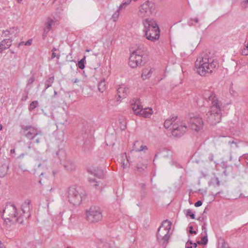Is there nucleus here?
I'll return each instance as SVG.
<instances>
[{"mask_svg": "<svg viewBox=\"0 0 248 248\" xmlns=\"http://www.w3.org/2000/svg\"><path fill=\"white\" fill-rule=\"evenodd\" d=\"M218 65L217 60L209 58L207 53H203L195 62L194 70L200 75L205 76L207 74L212 73Z\"/></svg>", "mask_w": 248, "mask_h": 248, "instance_id": "1", "label": "nucleus"}, {"mask_svg": "<svg viewBox=\"0 0 248 248\" xmlns=\"http://www.w3.org/2000/svg\"><path fill=\"white\" fill-rule=\"evenodd\" d=\"M142 23L146 38L152 41L158 39L160 31L156 22L152 18H146L143 19Z\"/></svg>", "mask_w": 248, "mask_h": 248, "instance_id": "2", "label": "nucleus"}, {"mask_svg": "<svg viewBox=\"0 0 248 248\" xmlns=\"http://www.w3.org/2000/svg\"><path fill=\"white\" fill-rule=\"evenodd\" d=\"M145 48L142 45L138 46L137 49L133 50L129 57V65L132 68L144 64L148 61V56L145 54Z\"/></svg>", "mask_w": 248, "mask_h": 248, "instance_id": "3", "label": "nucleus"}, {"mask_svg": "<svg viewBox=\"0 0 248 248\" xmlns=\"http://www.w3.org/2000/svg\"><path fill=\"white\" fill-rule=\"evenodd\" d=\"M222 104L217 105L214 103L213 106L211 107V110L206 114L207 121L212 125L218 123L221 118Z\"/></svg>", "mask_w": 248, "mask_h": 248, "instance_id": "4", "label": "nucleus"}, {"mask_svg": "<svg viewBox=\"0 0 248 248\" xmlns=\"http://www.w3.org/2000/svg\"><path fill=\"white\" fill-rule=\"evenodd\" d=\"M188 126L192 130L200 131L203 127V122L201 117L196 114H189L186 117Z\"/></svg>", "mask_w": 248, "mask_h": 248, "instance_id": "5", "label": "nucleus"}, {"mask_svg": "<svg viewBox=\"0 0 248 248\" xmlns=\"http://www.w3.org/2000/svg\"><path fill=\"white\" fill-rule=\"evenodd\" d=\"M155 10V4L150 1H146L139 7L138 15L141 18H148Z\"/></svg>", "mask_w": 248, "mask_h": 248, "instance_id": "6", "label": "nucleus"}, {"mask_svg": "<svg viewBox=\"0 0 248 248\" xmlns=\"http://www.w3.org/2000/svg\"><path fill=\"white\" fill-rule=\"evenodd\" d=\"M68 198L69 202L74 205H78L82 201V197L77 188L71 186L68 189Z\"/></svg>", "mask_w": 248, "mask_h": 248, "instance_id": "7", "label": "nucleus"}, {"mask_svg": "<svg viewBox=\"0 0 248 248\" xmlns=\"http://www.w3.org/2000/svg\"><path fill=\"white\" fill-rule=\"evenodd\" d=\"M23 135L28 139L32 140L38 135H42V131L31 125L22 126Z\"/></svg>", "mask_w": 248, "mask_h": 248, "instance_id": "8", "label": "nucleus"}, {"mask_svg": "<svg viewBox=\"0 0 248 248\" xmlns=\"http://www.w3.org/2000/svg\"><path fill=\"white\" fill-rule=\"evenodd\" d=\"M187 129V125L183 122L175 123L172 125V135L174 137L179 138L186 132Z\"/></svg>", "mask_w": 248, "mask_h": 248, "instance_id": "9", "label": "nucleus"}, {"mask_svg": "<svg viewBox=\"0 0 248 248\" xmlns=\"http://www.w3.org/2000/svg\"><path fill=\"white\" fill-rule=\"evenodd\" d=\"M4 214L10 217H18V213L16 206L11 202L6 203L2 211V216Z\"/></svg>", "mask_w": 248, "mask_h": 248, "instance_id": "10", "label": "nucleus"}, {"mask_svg": "<svg viewBox=\"0 0 248 248\" xmlns=\"http://www.w3.org/2000/svg\"><path fill=\"white\" fill-rule=\"evenodd\" d=\"M202 98L206 102L211 101V106H213L214 103H217V105L222 104V103L216 97L215 94L210 91H204L203 93Z\"/></svg>", "mask_w": 248, "mask_h": 248, "instance_id": "11", "label": "nucleus"}, {"mask_svg": "<svg viewBox=\"0 0 248 248\" xmlns=\"http://www.w3.org/2000/svg\"><path fill=\"white\" fill-rule=\"evenodd\" d=\"M32 209L31 201L30 200H25L21 205V210L22 213L18 217L24 216L25 217H31V210Z\"/></svg>", "mask_w": 248, "mask_h": 248, "instance_id": "12", "label": "nucleus"}, {"mask_svg": "<svg viewBox=\"0 0 248 248\" xmlns=\"http://www.w3.org/2000/svg\"><path fill=\"white\" fill-rule=\"evenodd\" d=\"M169 232L162 228H158L156 236L158 241L160 244H164L168 242L170 238Z\"/></svg>", "mask_w": 248, "mask_h": 248, "instance_id": "13", "label": "nucleus"}, {"mask_svg": "<svg viewBox=\"0 0 248 248\" xmlns=\"http://www.w3.org/2000/svg\"><path fill=\"white\" fill-rule=\"evenodd\" d=\"M85 213L86 217L89 216H93V217L99 216H103L100 207L95 205L91 206L89 209H86Z\"/></svg>", "mask_w": 248, "mask_h": 248, "instance_id": "14", "label": "nucleus"}, {"mask_svg": "<svg viewBox=\"0 0 248 248\" xmlns=\"http://www.w3.org/2000/svg\"><path fill=\"white\" fill-rule=\"evenodd\" d=\"M128 89L124 85H122L119 87L117 90V101H119L120 99L125 98L127 95V92Z\"/></svg>", "mask_w": 248, "mask_h": 248, "instance_id": "15", "label": "nucleus"}, {"mask_svg": "<svg viewBox=\"0 0 248 248\" xmlns=\"http://www.w3.org/2000/svg\"><path fill=\"white\" fill-rule=\"evenodd\" d=\"M2 219L7 227H10L16 222H19L21 224L23 222V218H2Z\"/></svg>", "mask_w": 248, "mask_h": 248, "instance_id": "16", "label": "nucleus"}, {"mask_svg": "<svg viewBox=\"0 0 248 248\" xmlns=\"http://www.w3.org/2000/svg\"><path fill=\"white\" fill-rule=\"evenodd\" d=\"M88 171L91 174L99 179H102L104 176L103 170L98 168H94L93 169H89Z\"/></svg>", "mask_w": 248, "mask_h": 248, "instance_id": "17", "label": "nucleus"}, {"mask_svg": "<svg viewBox=\"0 0 248 248\" xmlns=\"http://www.w3.org/2000/svg\"><path fill=\"white\" fill-rule=\"evenodd\" d=\"M134 103H132V108L134 111L135 114L140 115V110L143 108L142 106L140 104V102L139 99H137L135 101L133 100Z\"/></svg>", "mask_w": 248, "mask_h": 248, "instance_id": "18", "label": "nucleus"}, {"mask_svg": "<svg viewBox=\"0 0 248 248\" xmlns=\"http://www.w3.org/2000/svg\"><path fill=\"white\" fill-rule=\"evenodd\" d=\"M12 40L10 38L5 39L0 42V53H1L4 50L9 48L12 45Z\"/></svg>", "mask_w": 248, "mask_h": 248, "instance_id": "19", "label": "nucleus"}, {"mask_svg": "<svg viewBox=\"0 0 248 248\" xmlns=\"http://www.w3.org/2000/svg\"><path fill=\"white\" fill-rule=\"evenodd\" d=\"M147 150L148 147L145 145L141 144L140 141L136 140L133 144V150H135L136 152H140Z\"/></svg>", "mask_w": 248, "mask_h": 248, "instance_id": "20", "label": "nucleus"}, {"mask_svg": "<svg viewBox=\"0 0 248 248\" xmlns=\"http://www.w3.org/2000/svg\"><path fill=\"white\" fill-rule=\"evenodd\" d=\"M19 32V29L17 27L11 28L8 30L3 31V34L4 36H7L9 35H13L16 36Z\"/></svg>", "mask_w": 248, "mask_h": 248, "instance_id": "21", "label": "nucleus"}, {"mask_svg": "<svg viewBox=\"0 0 248 248\" xmlns=\"http://www.w3.org/2000/svg\"><path fill=\"white\" fill-rule=\"evenodd\" d=\"M153 111L152 108H145L142 110H140V115L145 118H149Z\"/></svg>", "mask_w": 248, "mask_h": 248, "instance_id": "22", "label": "nucleus"}, {"mask_svg": "<svg viewBox=\"0 0 248 248\" xmlns=\"http://www.w3.org/2000/svg\"><path fill=\"white\" fill-rule=\"evenodd\" d=\"M177 119V117L176 116H173L172 117V118H170V119H167L165 122H164V127H165V128L166 129H168L169 128L170 125H172L173 124H174V123H173L175 120H176Z\"/></svg>", "mask_w": 248, "mask_h": 248, "instance_id": "23", "label": "nucleus"}, {"mask_svg": "<svg viewBox=\"0 0 248 248\" xmlns=\"http://www.w3.org/2000/svg\"><path fill=\"white\" fill-rule=\"evenodd\" d=\"M8 167L6 164L0 165V177H3L7 174L8 170Z\"/></svg>", "mask_w": 248, "mask_h": 248, "instance_id": "24", "label": "nucleus"}, {"mask_svg": "<svg viewBox=\"0 0 248 248\" xmlns=\"http://www.w3.org/2000/svg\"><path fill=\"white\" fill-rule=\"evenodd\" d=\"M147 164H143L141 162L138 163L136 166L137 170L142 174L145 173V170L146 169H147Z\"/></svg>", "mask_w": 248, "mask_h": 248, "instance_id": "25", "label": "nucleus"}, {"mask_svg": "<svg viewBox=\"0 0 248 248\" xmlns=\"http://www.w3.org/2000/svg\"><path fill=\"white\" fill-rule=\"evenodd\" d=\"M171 226V222L168 219H166L163 221L161 226L159 228H162L165 230L170 231Z\"/></svg>", "mask_w": 248, "mask_h": 248, "instance_id": "26", "label": "nucleus"}, {"mask_svg": "<svg viewBox=\"0 0 248 248\" xmlns=\"http://www.w3.org/2000/svg\"><path fill=\"white\" fill-rule=\"evenodd\" d=\"M98 91L101 93H103L106 89V84L105 79L101 80L98 84Z\"/></svg>", "mask_w": 248, "mask_h": 248, "instance_id": "27", "label": "nucleus"}, {"mask_svg": "<svg viewBox=\"0 0 248 248\" xmlns=\"http://www.w3.org/2000/svg\"><path fill=\"white\" fill-rule=\"evenodd\" d=\"M54 77H51L49 78L45 82V88L43 92H45L47 88L51 87L52 86V84L54 82Z\"/></svg>", "mask_w": 248, "mask_h": 248, "instance_id": "28", "label": "nucleus"}, {"mask_svg": "<svg viewBox=\"0 0 248 248\" xmlns=\"http://www.w3.org/2000/svg\"><path fill=\"white\" fill-rule=\"evenodd\" d=\"M222 137L226 138L227 139V140H226V141L228 142V143L230 144V146L232 148H237L238 145L236 141H234L233 140L230 139V137H226V136H222Z\"/></svg>", "mask_w": 248, "mask_h": 248, "instance_id": "29", "label": "nucleus"}, {"mask_svg": "<svg viewBox=\"0 0 248 248\" xmlns=\"http://www.w3.org/2000/svg\"><path fill=\"white\" fill-rule=\"evenodd\" d=\"M54 24V21L50 18H48L46 24V28L47 29L46 33L51 30L52 26Z\"/></svg>", "mask_w": 248, "mask_h": 248, "instance_id": "30", "label": "nucleus"}, {"mask_svg": "<svg viewBox=\"0 0 248 248\" xmlns=\"http://www.w3.org/2000/svg\"><path fill=\"white\" fill-rule=\"evenodd\" d=\"M56 155L61 161L64 159L65 158V153L64 151L62 149L59 150L56 152Z\"/></svg>", "mask_w": 248, "mask_h": 248, "instance_id": "31", "label": "nucleus"}, {"mask_svg": "<svg viewBox=\"0 0 248 248\" xmlns=\"http://www.w3.org/2000/svg\"><path fill=\"white\" fill-rule=\"evenodd\" d=\"M146 72H147V69H145L142 72L141 77L143 79L148 78L151 77V73L152 72V69H150L149 70H148L147 74H146Z\"/></svg>", "mask_w": 248, "mask_h": 248, "instance_id": "32", "label": "nucleus"}, {"mask_svg": "<svg viewBox=\"0 0 248 248\" xmlns=\"http://www.w3.org/2000/svg\"><path fill=\"white\" fill-rule=\"evenodd\" d=\"M204 233H205V235L203 236L202 237L201 240L200 241H197V243L199 245H206L208 242V238L207 235L206 233V231H204Z\"/></svg>", "mask_w": 248, "mask_h": 248, "instance_id": "33", "label": "nucleus"}, {"mask_svg": "<svg viewBox=\"0 0 248 248\" xmlns=\"http://www.w3.org/2000/svg\"><path fill=\"white\" fill-rule=\"evenodd\" d=\"M86 57L84 56L81 60H80L77 64L78 67L80 69H83L85 67L84 62L85 61Z\"/></svg>", "mask_w": 248, "mask_h": 248, "instance_id": "34", "label": "nucleus"}, {"mask_svg": "<svg viewBox=\"0 0 248 248\" xmlns=\"http://www.w3.org/2000/svg\"><path fill=\"white\" fill-rule=\"evenodd\" d=\"M239 160L240 161H244L248 166L247 169H248V154H244L240 157Z\"/></svg>", "mask_w": 248, "mask_h": 248, "instance_id": "35", "label": "nucleus"}, {"mask_svg": "<svg viewBox=\"0 0 248 248\" xmlns=\"http://www.w3.org/2000/svg\"><path fill=\"white\" fill-rule=\"evenodd\" d=\"M64 167L70 171H72L75 169V165L73 163H67V164L64 165Z\"/></svg>", "mask_w": 248, "mask_h": 248, "instance_id": "36", "label": "nucleus"}, {"mask_svg": "<svg viewBox=\"0 0 248 248\" xmlns=\"http://www.w3.org/2000/svg\"><path fill=\"white\" fill-rule=\"evenodd\" d=\"M232 167L231 166H226L223 173L225 175H228L232 172Z\"/></svg>", "mask_w": 248, "mask_h": 248, "instance_id": "37", "label": "nucleus"}, {"mask_svg": "<svg viewBox=\"0 0 248 248\" xmlns=\"http://www.w3.org/2000/svg\"><path fill=\"white\" fill-rule=\"evenodd\" d=\"M89 181L91 183H94L93 186L96 188H97V186H98L100 184V181H97L94 178H89Z\"/></svg>", "mask_w": 248, "mask_h": 248, "instance_id": "38", "label": "nucleus"}, {"mask_svg": "<svg viewBox=\"0 0 248 248\" xmlns=\"http://www.w3.org/2000/svg\"><path fill=\"white\" fill-rule=\"evenodd\" d=\"M38 105V102L37 101H32L30 105L29 109L30 111H32Z\"/></svg>", "mask_w": 248, "mask_h": 248, "instance_id": "39", "label": "nucleus"}, {"mask_svg": "<svg viewBox=\"0 0 248 248\" xmlns=\"http://www.w3.org/2000/svg\"><path fill=\"white\" fill-rule=\"evenodd\" d=\"M120 10V9L118 8V9H117V10L112 16V18L115 22L118 20V17L119 16Z\"/></svg>", "mask_w": 248, "mask_h": 248, "instance_id": "40", "label": "nucleus"}, {"mask_svg": "<svg viewBox=\"0 0 248 248\" xmlns=\"http://www.w3.org/2000/svg\"><path fill=\"white\" fill-rule=\"evenodd\" d=\"M131 1V0H125L124 2H123L119 7V9H123L126 6L128 5L130 2Z\"/></svg>", "mask_w": 248, "mask_h": 248, "instance_id": "41", "label": "nucleus"}, {"mask_svg": "<svg viewBox=\"0 0 248 248\" xmlns=\"http://www.w3.org/2000/svg\"><path fill=\"white\" fill-rule=\"evenodd\" d=\"M186 217L189 216L190 217H195V214L192 212L191 210L187 209L184 211Z\"/></svg>", "mask_w": 248, "mask_h": 248, "instance_id": "42", "label": "nucleus"}, {"mask_svg": "<svg viewBox=\"0 0 248 248\" xmlns=\"http://www.w3.org/2000/svg\"><path fill=\"white\" fill-rule=\"evenodd\" d=\"M204 100L201 97L200 98H198L197 100V103L199 106H202L205 105Z\"/></svg>", "mask_w": 248, "mask_h": 248, "instance_id": "43", "label": "nucleus"}, {"mask_svg": "<svg viewBox=\"0 0 248 248\" xmlns=\"http://www.w3.org/2000/svg\"><path fill=\"white\" fill-rule=\"evenodd\" d=\"M43 138V132H42V135H38V137H36V138H35V140H34V142L37 143V144H38L40 142V141L42 140Z\"/></svg>", "mask_w": 248, "mask_h": 248, "instance_id": "44", "label": "nucleus"}, {"mask_svg": "<svg viewBox=\"0 0 248 248\" xmlns=\"http://www.w3.org/2000/svg\"><path fill=\"white\" fill-rule=\"evenodd\" d=\"M87 220L90 223H95L99 221V219L98 218H87Z\"/></svg>", "mask_w": 248, "mask_h": 248, "instance_id": "45", "label": "nucleus"}, {"mask_svg": "<svg viewBox=\"0 0 248 248\" xmlns=\"http://www.w3.org/2000/svg\"><path fill=\"white\" fill-rule=\"evenodd\" d=\"M242 8H246L248 5V0H243L241 3Z\"/></svg>", "mask_w": 248, "mask_h": 248, "instance_id": "46", "label": "nucleus"}, {"mask_svg": "<svg viewBox=\"0 0 248 248\" xmlns=\"http://www.w3.org/2000/svg\"><path fill=\"white\" fill-rule=\"evenodd\" d=\"M34 80H35V78L33 76H32L31 77L28 81L27 86L30 85L31 84H32L33 82L34 81Z\"/></svg>", "mask_w": 248, "mask_h": 248, "instance_id": "47", "label": "nucleus"}, {"mask_svg": "<svg viewBox=\"0 0 248 248\" xmlns=\"http://www.w3.org/2000/svg\"><path fill=\"white\" fill-rule=\"evenodd\" d=\"M242 54L243 55H245V56L248 55V49L247 48H244L242 50Z\"/></svg>", "mask_w": 248, "mask_h": 248, "instance_id": "48", "label": "nucleus"}, {"mask_svg": "<svg viewBox=\"0 0 248 248\" xmlns=\"http://www.w3.org/2000/svg\"><path fill=\"white\" fill-rule=\"evenodd\" d=\"M189 229H190V230H189L190 233H191V234H196L197 233L196 231L193 230V228L192 226H189Z\"/></svg>", "mask_w": 248, "mask_h": 248, "instance_id": "49", "label": "nucleus"}, {"mask_svg": "<svg viewBox=\"0 0 248 248\" xmlns=\"http://www.w3.org/2000/svg\"><path fill=\"white\" fill-rule=\"evenodd\" d=\"M202 202L201 201H198L195 203L196 207H200L202 205Z\"/></svg>", "mask_w": 248, "mask_h": 248, "instance_id": "50", "label": "nucleus"}, {"mask_svg": "<svg viewBox=\"0 0 248 248\" xmlns=\"http://www.w3.org/2000/svg\"><path fill=\"white\" fill-rule=\"evenodd\" d=\"M31 43H32V39H29L27 42H26L25 43L24 45L29 46L31 45Z\"/></svg>", "mask_w": 248, "mask_h": 248, "instance_id": "51", "label": "nucleus"}, {"mask_svg": "<svg viewBox=\"0 0 248 248\" xmlns=\"http://www.w3.org/2000/svg\"><path fill=\"white\" fill-rule=\"evenodd\" d=\"M208 159L210 161H213L214 160V155L212 153L210 154L208 156Z\"/></svg>", "mask_w": 248, "mask_h": 248, "instance_id": "52", "label": "nucleus"}, {"mask_svg": "<svg viewBox=\"0 0 248 248\" xmlns=\"http://www.w3.org/2000/svg\"><path fill=\"white\" fill-rule=\"evenodd\" d=\"M60 55H56V53L55 52H52V56H51V58L52 59H54V58L55 57H57V59H59L60 58Z\"/></svg>", "mask_w": 248, "mask_h": 248, "instance_id": "53", "label": "nucleus"}, {"mask_svg": "<svg viewBox=\"0 0 248 248\" xmlns=\"http://www.w3.org/2000/svg\"><path fill=\"white\" fill-rule=\"evenodd\" d=\"M190 21H194L195 23H198L199 22V19L198 17H195L194 18H190Z\"/></svg>", "mask_w": 248, "mask_h": 248, "instance_id": "54", "label": "nucleus"}, {"mask_svg": "<svg viewBox=\"0 0 248 248\" xmlns=\"http://www.w3.org/2000/svg\"><path fill=\"white\" fill-rule=\"evenodd\" d=\"M124 157L126 158V160L127 161V162L130 163V162H131L130 160V157L129 156H127L126 155V153H124V155H123V158L124 157Z\"/></svg>", "mask_w": 248, "mask_h": 248, "instance_id": "55", "label": "nucleus"}, {"mask_svg": "<svg viewBox=\"0 0 248 248\" xmlns=\"http://www.w3.org/2000/svg\"><path fill=\"white\" fill-rule=\"evenodd\" d=\"M27 98H28V95H27V94H26L25 95L23 96V97L22 98V100L25 101L27 100Z\"/></svg>", "mask_w": 248, "mask_h": 248, "instance_id": "56", "label": "nucleus"}, {"mask_svg": "<svg viewBox=\"0 0 248 248\" xmlns=\"http://www.w3.org/2000/svg\"><path fill=\"white\" fill-rule=\"evenodd\" d=\"M215 180L216 181L217 185L219 186L220 185V184H219L220 182H219V181L218 180V178H217V177L215 178Z\"/></svg>", "mask_w": 248, "mask_h": 248, "instance_id": "57", "label": "nucleus"}, {"mask_svg": "<svg viewBox=\"0 0 248 248\" xmlns=\"http://www.w3.org/2000/svg\"><path fill=\"white\" fill-rule=\"evenodd\" d=\"M46 36L47 34L45 33V32H43V34L42 35L43 39L45 40Z\"/></svg>", "mask_w": 248, "mask_h": 248, "instance_id": "58", "label": "nucleus"}, {"mask_svg": "<svg viewBox=\"0 0 248 248\" xmlns=\"http://www.w3.org/2000/svg\"><path fill=\"white\" fill-rule=\"evenodd\" d=\"M19 168L22 170L23 171H25L26 170L21 165H19Z\"/></svg>", "mask_w": 248, "mask_h": 248, "instance_id": "59", "label": "nucleus"}, {"mask_svg": "<svg viewBox=\"0 0 248 248\" xmlns=\"http://www.w3.org/2000/svg\"><path fill=\"white\" fill-rule=\"evenodd\" d=\"M78 81V78H75V79H72V82L74 83H77Z\"/></svg>", "mask_w": 248, "mask_h": 248, "instance_id": "60", "label": "nucleus"}, {"mask_svg": "<svg viewBox=\"0 0 248 248\" xmlns=\"http://www.w3.org/2000/svg\"><path fill=\"white\" fill-rule=\"evenodd\" d=\"M205 225H206L205 223H204L203 225L202 226V230H204V231H206Z\"/></svg>", "mask_w": 248, "mask_h": 248, "instance_id": "61", "label": "nucleus"}, {"mask_svg": "<svg viewBox=\"0 0 248 248\" xmlns=\"http://www.w3.org/2000/svg\"><path fill=\"white\" fill-rule=\"evenodd\" d=\"M25 43L24 42H21L18 46V47H20L21 46L24 45Z\"/></svg>", "mask_w": 248, "mask_h": 248, "instance_id": "62", "label": "nucleus"}, {"mask_svg": "<svg viewBox=\"0 0 248 248\" xmlns=\"http://www.w3.org/2000/svg\"><path fill=\"white\" fill-rule=\"evenodd\" d=\"M188 24L190 26L195 25H194L192 22H190V21H189V22H188Z\"/></svg>", "mask_w": 248, "mask_h": 248, "instance_id": "63", "label": "nucleus"}, {"mask_svg": "<svg viewBox=\"0 0 248 248\" xmlns=\"http://www.w3.org/2000/svg\"><path fill=\"white\" fill-rule=\"evenodd\" d=\"M15 150L14 149H11L10 151V153L11 154H14V153H15Z\"/></svg>", "mask_w": 248, "mask_h": 248, "instance_id": "64", "label": "nucleus"}]
</instances>
